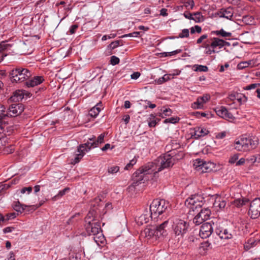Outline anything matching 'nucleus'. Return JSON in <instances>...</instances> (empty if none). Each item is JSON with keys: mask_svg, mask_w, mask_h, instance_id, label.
<instances>
[{"mask_svg": "<svg viewBox=\"0 0 260 260\" xmlns=\"http://www.w3.org/2000/svg\"><path fill=\"white\" fill-rule=\"evenodd\" d=\"M204 104L203 102L200 101L198 98L197 101L192 104V107L194 109H201L203 108Z\"/></svg>", "mask_w": 260, "mask_h": 260, "instance_id": "nucleus-41", "label": "nucleus"}, {"mask_svg": "<svg viewBox=\"0 0 260 260\" xmlns=\"http://www.w3.org/2000/svg\"><path fill=\"white\" fill-rule=\"evenodd\" d=\"M226 204V202L225 200L219 198L218 200H216L214 203V205L216 207H218L219 209L224 208Z\"/></svg>", "mask_w": 260, "mask_h": 260, "instance_id": "nucleus-39", "label": "nucleus"}, {"mask_svg": "<svg viewBox=\"0 0 260 260\" xmlns=\"http://www.w3.org/2000/svg\"><path fill=\"white\" fill-rule=\"evenodd\" d=\"M172 76V75L171 74H166L163 77H161V78H159L157 80V83L158 84H162L166 81H169V80H170V77ZM173 75H172L173 76Z\"/></svg>", "mask_w": 260, "mask_h": 260, "instance_id": "nucleus-42", "label": "nucleus"}, {"mask_svg": "<svg viewBox=\"0 0 260 260\" xmlns=\"http://www.w3.org/2000/svg\"><path fill=\"white\" fill-rule=\"evenodd\" d=\"M119 170V168L118 166H114L109 167L108 169V172L109 174H113L117 173Z\"/></svg>", "mask_w": 260, "mask_h": 260, "instance_id": "nucleus-47", "label": "nucleus"}, {"mask_svg": "<svg viewBox=\"0 0 260 260\" xmlns=\"http://www.w3.org/2000/svg\"><path fill=\"white\" fill-rule=\"evenodd\" d=\"M257 158L260 159V156L259 155H251V156H249L246 159V160L249 163L253 164L257 161Z\"/></svg>", "mask_w": 260, "mask_h": 260, "instance_id": "nucleus-44", "label": "nucleus"}, {"mask_svg": "<svg viewBox=\"0 0 260 260\" xmlns=\"http://www.w3.org/2000/svg\"><path fill=\"white\" fill-rule=\"evenodd\" d=\"M93 239L95 242L98 245H100L101 244H104L105 243V239L102 234V232H99L95 235H94Z\"/></svg>", "mask_w": 260, "mask_h": 260, "instance_id": "nucleus-28", "label": "nucleus"}, {"mask_svg": "<svg viewBox=\"0 0 260 260\" xmlns=\"http://www.w3.org/2000/svg\"><path fill=\"white\" fill-rule=\"evenodd\" d=\"M85 228L89 235L93 236L102 231L100 223L98 222L86 223Z\"/></svg>", "mask_w": 260, "mask_h": 260, "instance_id": "nucleus-16", "label": "nucleus"}, {"mask_svg": "<svg viewBox=\"0 0 260 260\" xmlns=\"http://www.w3.org/2000/svg\"><path fill=\"white\" fill-rule=\"evenodd\" d=\"M189 35V30L188 29H183L181 32L179 34L178 38H187Z\"/></svg>", "mask_w": 260, "mask_h": 260, "instance_id": "nucleus-46", "label": "nucleus"}, {"mask_svg": "<svg viewBox=\"0 0 260 260\" xmlns=\"http://www.w3.org/2000/svg\"><path fill=\"white\" fill-rule=\"evenodd\" d=\"M242 20L245 24L250 25L253 23L254 18L251 16L246 15L243 17Z\"/></svg>", "mask_w": 260, "mask_h": 260, "instance_id": "nucleus-40", "label": "nucleus"}, {"mask_svg": "<svg viewBox=\"0 0 260 260\" xmlns=\"http://www.w3.org/2000/svg\"><path fill=\"white\" fill-rule=\"evenodd\" d=\"M205 48V53L207 54H211L213 53H215L217 52L215 50H214L212 47H211V45L207 40L206 42H205L204 44V46Z\"/></svg>", "mask_w": 260, "mask_h": 260, "instance_id": "nucleus-29", "label": "nucleus"}, {"mask_svg": "<svg viewBox=\"0 0 260 260\" xmlns=\"http://www.w3.org/2000/svg\"><path fill=\"white\" fill-rule=\"evenodd\" d=\"M236 119L235 113H232V112L229 111V122H234Z\"/></svg>", "mask_w": 260, "mask_h": 260, "instance_id": "nucleus-59", "label": "nucleus"}, {"mask_svg": "<svg viewBox=\"0 0 260 260\" xmlns=\"http://www.w3.org/2000/svg\"><path fill=\"white\" fill-rule=\"evenodd\" d=\"M208 40L211 45V47L215 50L217 48L220 49L227 44L226 42L218 38L213 37Z\"/></svg>", "mask_w": 260, "mask_h": 260, "instance_id": "nucleus-17", "label": "nucleus"}, {"mask_svg": "<svg viewBox=\"0 0 260 260\" xmlns=\"http://www.w3.org/2000/svg\"><path fill=\"white\" fill-rule=\"evenodd\" d=\"M27 207L26 205L21 204L19 202H15L13 205L14 209L17 212L22 213Z\"/></svg>", "mask_w": 260, "mask_h": 260, "instance_id": "nucleus-33", "label": "nucleus"}, {"mask_svg": "<svg viewBox=\"0 0 260 260\" xmlns=\"http://www.w3.org/2000/svg\"><path fill=\"white\" fill-rule=\"evenodd\" d=\"M239 157L238 154H235L234 155L231 157L230 160L229 161V162L231 164H234L236 163Z\"/></svg>", "mask_w": 260, "mask_h": 260, "instance_id": "nucleus-56", "label": "nucleus"}, {"mask_svg": "<svg viewBox=\"0 0 260 260\" xmlns=\"http://www.w3.org/2000/svg\"><path fill=\"white\" fill-rule=\"evenodd\" d=\"M95 147L96 146L94 142L88 141L86 143L80 145L74 154V158L71 160V164L75 165L78 163L86 152L90 151L92 148Z\"/></svg>", "mask_w": 260, "mask_h": 260, "instance_id": "nucleus-7", "label": "nucleus"}, {"mask_svg": "<svg viewBox=\"0 0 260 260\" xmlns=\"http://www.w3.org/2000/svg\"><path fill=\"white\" fill-rule=\"evenodd\" d=\"M78 27V26L77 24H74V25H72L70 28V34H74L76 32V29H77Z\"/></svg>", "mask_w": 260, "mask_h": 260, "instance_id": "nucleus-62", "label": "nucleus"}, {"mask_svg": "<svg viewBox=\"0 0 260 260\" xmlns=\"http://www.w3.org/2000/svg\"><path fill=\"white\" fill-rule=\"evenodd\" d=\"M237 232L238 233L239 232V228L238 229L237 231H235L234 232L233 234H230V237L229 236V237H228L229 239H234V240H232V241L229 242V244H232V243L233 245V246H234V247L238 243V237Z\"/></svg>", "mask_w": 260, "mask_h": 260, "instance_id": "nucleus-31", "label": "nucleus"}, {"mask_svg": "<svg viewBox=\"0 0 260 260\" xmlns=\"http://www.w3.org/2000/svg\"><path fill=\"white\" fill-rule=\"evenodd\" d=\"M137 159L135 156L133 159L130 160L129 162L128 163L124 168V170H128L131 169L132 167L136 164Z\"/></svg>", "mask_w": 260, "mask_h": 260, "instance_id": "nucleus-43", "label": "nucleus"}, {"mask_svg": "<svg viewBox=\"0 0 260 260\" xmlns=\"http://www.w3.org/2000/svg\"><path fill=\"white\" fill-rule=\"evenodd\" d=\"M32 187L30 186L27 187H23L20 190V192L24 194L27 192V194H29L32 191Z\"/></svg>", "mask_w": 260, "mask_h": 260, "instance_id": "nucleus-55", "label": "nucleus"}, {"mask_svg": "<svg viewBox=\"0 0 260 260\" xmlns=\"http://www.w3.org/2000/svg\"><path fill=\"white\" fill-rule=\"evenodd\" d=\"M169 206L168 202L164 200L155 199L153 201L150 205V212L151 218L155 219L167 210Z\"/></svg>", "mask_w": 260, "mask_h": 260, "instance_id": "nucleus-4", "label": "nucleus"}, {"mask_svg": "<svg viewBox=\"0 0 260 260\" xmlns=\"http://www.w3.org/2000/svg\"><path fill=\"white\" fill-rule=\"evenodd\" d=\"M248 200L246 199H238L236 200H234L233 201H230V206L236 207L237 208H240L245 205L247 202H248Z\"/></svg>", "mask_w": 260, "mask_h": 260, "instance_id": "nucleus-22", "label": "nucleus"}, {"mask_svg": "<svg viewBox=\"0 0 260 260\" xmlns=\"http://www.w3.org/2000/svg\"><path fill=\"white\" fill-rule=\"evenodd\" d=\"M173 154H166L162 156L159 157L156 162H149L146 166H143L137 170L133 175V182L132 186L134 187L137 186L139 183H144L149 179L147 175L156 174L163 169L173 166L174 164V159L171 156Z\"/></svg>", "mask_w": 260, "mask_h": 260, "instance_id": "nucleus-1", "label": "nucleus"}, {"mask_svg": "<svg viewBox=\"0 0 260 260\" xmlns=\"http://www.w3.org/2000/svg\"><path fill=\"white\" fill-rule=\"evenodd\" d=\"M12 45L9 44L7 41H3L0 43V53L4 51H9L11 50Z\"/></svg>", "mask_w": 260, "mask_h": 260, "instance_id": "nucleus-32", "label": "nucleus"}, {"mask_svg": "<svg viewBox=\"0 0 260 260\" xmlns=\"http://www.w3.org/2000/svg\"><path fill=\"white\" fill-rule=\"evenodd\" d=\"M213 231V229L211 222H205L201 227L200 236L202 238L209 237Z\"/></svg>", "mask_w": 260, "mask_h": 260, "instance_id": "nucleus-15", "label": "nucleus"}, {"mask_svg": "<svg viewBox=\"0 0 260 260\" xmlns=\"http://www.w3.org/2000/svg\"><path fill=\"white\" fill-rule=\"evenodd\" d=\"M16 217V214L14 212L8 213L5 217V221H7L9 220L14 219Z\"/></svg>", "mask_w": 260, "mask_h": 260, "instance_id": "nucleus-52", "label": "nucleus"}, {"mask_svg": "<svg viewBox=\"0 0 260 260\" xmlns=\"http://www.w3.org/2000/svg\"><path fill=\"white\" fill-rule=\"evenodd\" d=\"M216 233L220 239H228V232L226 229H224L222 227L219 226L216 230Z\"/></svg>", "mask_w": 260, "mask_h": 260, "instance_id": "nucleus-26", "label": "nucleus"}, {"mask_svg": "<svg viewBox=\"0 0 260 260\" xmlns=\"http://www.w3.org/2000/svg\"><path fill=\"white\" fill-rule=\"evenodd\" d=\"M246 100V97L242 93L237 92L231 93L229 95V106L231 107L229 110L236 109Z\"/></svg>", "mask_w": 260, "mask_h": 260, "instance_id": "nucleus-10", "label": "nucleus"}, {"mask_svg": "<svg viewBox=\"0 0 260 260\" xmlns=\"http://www.w3.org/2000/svg\"><path fill=\"white\" fill-rule=\"evenodd\" d=\"M226 132H222L221 133H219L216 135V138L218 139H222V138H224L226 136Z\"/></svg>", "mask_w": 260, "mask_h": 260, "instance_id": "nucleus-64", "label": "nucleus"}, {"mask_svg": "<svg viewBox=\"0 0 260 260\" xmlns=\"http://www.w3.org/2000/svg\"><path fill=\"white\" fill-rule=\"evenodd\" d=\"M216 113L219 117L227 119L228 118V110L224 107L221 106L216 108L215 109Z\"/></svg>", "mask_w": 260, "mask_h": 260, "instance_id": "nucleus-24", "label": "nucleus"}, {"mask_svg": "<svg viewBox=\"0 0 260 260\" xmlns=\"http://www.w3.org/2000/svg\"><path fill=\"white\" fill-rule=\"evenodd\" d=\"M70 190V188L69 187H66L63 190L59 191L58 194L52 198V200L53 201H56L59 198H60L63 196H64L67 192H69Z\"/></svg>", "mask_w": 260, "mask_h": 260, "instance_id": "nucleus-35", "label": "nucleus"}, {"mask_svg": "<svg viewBox=\"0 0 260 260\" xmlns=\"http://www.w3.org/2000/svg\"><path fill=\"white\" fill-rule=\"evenodd\" d=\"M202 31V28L200 26L198 25H196L194 27H192L190 28V32L191 34H194L195 32H197L198 33H200Z\"/></svg>", "mask_w": 260, "mask_h": 260, "instance_id": "nucleus-53", "label": "nucleus"}, {"mask_svg": "<svg viewBox=\"0 0 260 260\" xmlns=\"http://www.w3.org/2000/svg\"><path fill=\"white\" fill-rule=\"evenodd\" d=\"M193 166L199 173H209L215 168L214 163L205 161L201 159H197L193 161Z\"/></svg>", "mask_w": 260, "mask_h": 260, "instance_id": "nucleus-8", "label": "nucleus"}, {"mask_svg": "<svg viewBox=\"0 0 260 260\" xmlns=\"http://www.w3.org/2000/svg\"><path fill=\"white\" fill-rule=\"evenodd\" d=\"M192 20L196 22H201L204 20V18L201 13L197 12L192 14Z\"/></svg>", "mask_w": 260, "mask_h": 260, "instance_id": "nucleus-37", "label": "nucleus"}, {"mask_svg": "<svg viewBox=\"0 0 260 260\" xmlns=\"http://www.w3.org/2000/svg\"><path fill=\"white\" fill-rule=\"evenodd\" d=\"M192 69L196 72H207L208 70L207 66L199 64L194 65Z\"/></svg>", "mask_w": 260, "mask_h": 260, "instance_id": "nucleus-36", "label": "nucleus"}, {"mask_svg": "<svg viewBox=\"0 0 260 260\" xmlns=\"http://www.w3.org/2000/svg\"><path fill=\"white\" fill-rule=\"evenodd\" d=\"M211 211L209 209L205 208L201 211L194 217L193 222L196 225H200L209 219Z\"/></svg>", "mask_w": 260, "mask_h": 260, "instance_id": "nucleus-12", "label": "nucleus"}, {"mask_svg": "<svg viewBox=\"0 0 260 260\" xmlns=\"http://www.w3.org/2000/svg\"><path fill=\"white\" fill-rule=\"evenodd\" d=\"M101 104L102 103L100 102L98 103L96 106L93 107L92 108H91L89 112V115L92 117H96L99 115L100 112L101 110Z\"/></svg>", "mask_w": 260, "mask_h": 260, "instance_id": "nucleus-25", "label": "nucleus"}, {"mask_svg": "<svg viewBox=\"0 0 260 260\" xmlns=\"http://www.w3.org/2000/svg\"><path fill=\"white\" fill-rule=\"evenodd\" d=\"M168 223L169 220H166L156 228H147L141 233V236L145 237L150 242H154L160 238L165 237L168 235L166 228Z\"/></svg>", "mask_w": 260, "mask_h": 260, "instance_id": "nucleus-2", "label": "nucleus"}, {"mask_svg": "<svg viewBox=\"0 0 260 260\" xmlns=\"http://www.w3.org/2000/svg\"><path fill=\"white\" fill-rule=\"evenodd\" d=\"M259 144L258 139L254 136H242L234 141L233 147L238 151H249L257 147Z\"/></svg>", "mask_w": 260, "mask_h": 260, "instance_id": "nucleus-3", "label": "nucleus"}, {"mask_svg": "<svg viewBox=\"0 0 260 260\" xmlns=\"http://www.w3.org/2000/svg\"><path fill=\"white\" fill-rule=\"evenodd\" d=\"M173 222V236L179 240L186 233L188 224L186 221L178 218H176Z\"/></svg>", "mask_w": 260, "mask_h": 260, "instance_id": "nucleus-6", "label": "nucleus"}, {"mask_svg": "<svg viewBox=\"0 0 260 260\" xmlns=\"http://www.w3.org/2000/svg\"><path fill=\"white\" fill-rule=\"evenodd\" d=\"M227 11L226 9H222L220 10V11L218 13V15L220 17H224L228 18V16H226Z\"/></svg>", "mask_w": 260, "mask_h": 260, "instance_id": "nucleus-57", "label": "nucleus"}, {"mask_svg": "<svg viewBox=\"0 0 260 260\" xmlns=\"http://www.w3.org/2000/svg\"><path fill=\"white\" fill-rule=\"evenodd\" d=\"M5 107L2 105H0V118L7 116V114L5 113Z\"/></svg>", "mask_w": 260, "mask_h": 260, "instance_id": "nucleus-60", "label": "nucleus"}, {"mask_svg": "<svg viewBox=\"0 0 260 260\" xmlns=\"http://www.w3.org/2000/svg\"><path fill=\"white\" fill-rule=\"evenodd\" d=\"M8 144L7 138L4 137L0 132V150L3 149Z\"/></svg>", "mask_w": 260, "mask_h": 260, "instance_id": "nucleus-38", "label": "nucleus"}, {"mask_svg": "<svg viewBox=\"0 0 260 260\" xmlns=\"http://www.w3.org/2000/svg\"><path fill=\"white\" fill-rule=\"evenodd\" d=\"M105 137V134H101L97 138V140L94 142L95 143L96 146L98 147L100 144H102L104 142V138Z\"/></svg>", "mask_w": 260, "mask_h": 260, "instance_id": "nucleus-45", "label": "nucleus"}, {"mask_svg": "<svg viewBox=\"0 0 260 260\" xmlns=\"http://www.w3.org/2000/svg\"><path fill=\"white\" fill-rule=\"evenodd\" d=\"M110 62L112 65L114 66L119 63V59L115 56H112L111 57Z\"/></svg>", "mask_w": 260, "mask_h": 260, "instance_id": "nucleus-54", "label": "nucleus"}, {"mask_svg": "<svg viewBox=\"0 0 260 260\" xmlns=\"http://www.w3.org/2000/svg\"><path fill=\"white\" fill-rule=\"evenodd\" d=\"M259 86V84L258 83H253L251 84L248 85L244 87V89L245 90H251V89H257V87Z\"/></svg>", "mask_w": 260, "mask_h": 260, "instance_id": "nucleus-50", "label": "nucleus"}, {"mask_svg": "<svg viewBox=\"0 0 260 260\" xmlns=\"http://www.w3.org/2000/svg\"><path fill=\"white\" fill-rule=\"evenodd\" d=\"M181 52V49H177V50H176L175 51H172L170 52H164L162 53V55H164L165 56H172V55L177 54L178 53H179Z\"/></svg>", "mask_w": 260, "mask_h": 260, "instance_id": "nucleus-51", "label": "nucleus"}, {"mask_svg": "<svg viewBox=\"0 0 260 260\" xmlns=\"http://www.w3.org/2000/svg\"><path fill=\"white\" fill-rule=\"evenodd\" d=\"M231 17L230 18H229L230 21H229V28L232 29V31H234V30L239 29L240 26L238 23L235 22L234 20L232 19L233 17V14L230 16Z\"/></svg>", "mask_w": 260, "mask_h": 260, "instance_id": "nucleus-30", "label": "nucleus"}, {"mask_svg": "<svg viewBox=\"0 0 260 260\" xmlns=\"http://www.w3.org/2000/svg\"><path fill=\"white\" fill-rule=\"evenodd\" d=\"M194 136L198 138L204 137L209 133L208 130L203 127H196L194 128Z\"/></svg>", "mask_w": 260, "mask_h": 260, "instance_id": "nucleus-23", "label": "nucleus"}, {"mask_svg": "<svg viewBox=\"0 0 260 260\" xmlns=\"http://www.w3.org/2000/svg\"><path fill=\"white\" fill-rule=\"evenodd\" d=\"M44 79L42 76H35L29 80L25 82V84L28 87H33L41 84Z\"/></svg>", "mask_w": 260, "mask_h": 260, "instance_id": "nucleus-18", "label": "nucleus"}, {"mask_svg": "<svg viewBox=\"0 0 260 260\" xmlns=\"http://www.w3.org/2000/svg\"><path fill=\"white\" fill-rule=\"evenodd\" d=\"M210 245L211 244L208 241L202 243L200 247V253H201L203 254H204L206 253V251L208 250Z\"/></svg>", "mask_w": 260, "mask_h": 260, "instance_id": "nucleus-34", "label": "nucleus"}, {"mask_svg": "<svg viewBox=\"0 0 260 260\" xmlns=\"http://www.w3.org/2000/svg\"><path fill=\"white\" fill-rule=\"evenodd\" d=\"M14 230V228L11 227V226H8V227H6V228H5V229H3V232L5 234L8 233H11Z\"/></svg>", "mask_w": 260, "mask_h": 260, "instance_id": "nucleus-63", "label": "nucleus"}, {"mask_svg": "<svg viewBox=\"0 0 260 260\" xmlns=\"http://www.w3.org/2000/svg\"><path fill=\"white\" fill-rule=\"evenodd\" d=\"M5 153L10 154L13 152L14 150V148L13 146L12 145H7L3 149Z\"/></svg>", "mask_w": 260, "mask_h": 260, "instance_id": "nucleus-49", "label": "nucleus"}, {"mask_svg": "<svg viewBox=\"0 0 260 260\" xmlns=\"http://www.w3.org/2000/svg\"><path fill=\"white\" fill-rule=\"evenodd\" d=\"M29 94L24 90H18L14 92L13 95L10 98V100L14 102L22 100L25 94Z\"/></svg>", "mask_w": 260, "mask_h": 260, "instance_id": "nucleus-21", "label": "nucleus"}, {"mask_svg": "<svg viewBox=\"0 0 260 260\" xmlns=\"http://www.w3.org/2000/svg\"><path fill=\"white\" fill-rule=\"evenodd\" d=\"M257 66V59H252L245 61H241L237 65L238 70H243L246 68H253Z\"/></svg>", "mask_w": 260, "mask_h": 260, "instance_id": "nucleus-20", "label": "nucleus"}, {"mask_svg": "<svg viewBox=\"0 0 260 260\" xmlns=\"http://www.w3.org/2000/svg\"><path fill=\"white\" fill-rule=\"evenodd\" d=\"M8 116L0 118V130L2 133L7 132L10 135L13 130L12 123H10L7 120Z\"/></svg>", "mask_w": 260, "mask_h": 260, "instance_id": "nucleus-14", "label": "nucleus"}, {"mask_svg": "<svg viewBox=\"0 0 260 260\" xmlns=\"http://www.w3.org/2000/svg\"><path fill=\"white\" fill-rule=\"evenodd\" d=\"M150 218H151V213L146 211L140 216L136 217L135 220L137 223L140 225L147 223L149 221Z\"/></svg>", "mask_w": 260, "mask_h": 260, "instance_id": "nucleus-19", "label": "nucleus"}, {"mask_svg": "<svg viewBox=\"0 0 260 260\" xmlns=\"http://www.w3.org/2000/svg\"><path fill=\"white\" fill-rule=\"evenodd\" d=\"M10 75L13 83H21L28 80L31 76V73L28 69L19 67L12 70Z\"/></svg>", "mask_w": 260, "mask_h": 260, "instance_id": "nucleus-5", "label": "nucleus"}, {"mask_svg": "<svg viewBox=\"0 0 260 260\" xmlns=\"http://www.w3.org/2000/svg\"><path fill=\"white\" fill-rule=\"evenodd\" d=\"M179 120V118L177 117H171L167 118L164 120V123H176L178 122Z\"/></svg>", "mask_w": 260, "mask_h": 260, "instance_id": "nucleus-48", "label": "nucleus"}, {"mask_svg": "<svg viewBox=\"0 0 260 260\" xmlns=\"http://www.w3.org/2000/svg\"><path fill=\"white\" fill-rule=\"evenodd\" d=\"M159 120H160L159 119H154L151 121H149L148 123V125H149V127H154L156 125L157 122L158 121H159Z\"/></svg>", "mask_w": 260, "mask_h": 260, "instance_id": "nucleus-61", "label": "nucleus"}, {"mask_svg": "<svg viewBox=\"0 0 260 260\" xmlns=\"http://www.w3.org/2000/svg\"><path fill=\"white\" fill-rule=\"evenodd\" d=\"M204 199L201 196L195 194L187 199L185 202V205L194 211L197 208H201L204 204Z\"/></svg>", "mask_w": 260, "mask_h": 260, "instance_id": "nucleus-9", "label": "nucleus"}, {"mask_svg": "<svg viewBox=\"0 0 260 260\" xmlns=\"http://www.w3.org/2000/svg\"><path fill=\"white\" fill-rule=\"evenodd\" d=\"M24 110V107L21 104H12L7 112V116L16 117L20 114Z\"/></svg>", "mask_w": 260, "mask_h": 260, "instance_id": "nucleus-13", "label": "nucleus"}, {"mask_svg": "<svg viewBox=\"0 0 260 260\" xmlns=\"http://www.w3.org/2000/svg\"><path fill=\"white\" fill-rule=\"evenodd\" d=\"M248 214L252 219H256L260 216V198H255L251 201Z\"/></svg>", "mask_w": 260, "mask_h": 260, "instance_id": "nucleus-11", "label": "nucleus"}, {"mask_svg": "<svg viewBox=\"0 0 260 260\" xmlns=\"http://www.w3.org/2000/svg\"><path fill=\"white\" fill-rule=\"evenodd\" d=\"M96 217V212L94 210H90L85 217L86 223L94 222Z\"/></svg>", "mask_w": 260, "mask_h": 260, "instance_id": "nucleus-27", "label": "nucleus"}, {"mask_svg": "<svg viewBox=\"0 0 260 260\" xmlns=\"http://www.w3.org/2000/svg\"><path fill=\"white\" fill-rule=\"evenodd\" d=\"M200 101H202L204 104L206 103L210 98V96L209 94H206L203 95V96L199 97Z\"/></svg>", "mask_w": 260, "mask_h": 260, "instance_id": "nucleus-58", "label": "nucleus"}]
</instances>
